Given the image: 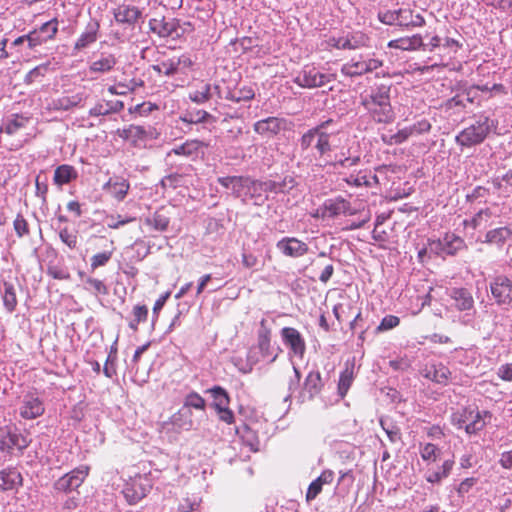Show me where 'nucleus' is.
Here are the masks:
<instances>
[{
	"instance_id": "1",
	"label": "nucleus",
	"mask_w": 512,
	"mask_h": 512,
	"mask_svg": "<svg viewBox=\"0 0 512 512\" xmlns=\"http://www.w3.org/2000/svg\"><path fill=\"white\" fill-rule=\"evenodd\" d=\"M361 105L377 123H391L395 114L390 101V87L380 85L369 92L361 94Z\"/></svg>"
},
{
	"instance_id": "2",
	"label": "nucleus",
	"mask_w": 512,
	"mask_h": 512,
	"mask_svg": "<svg viewBox=\"0 0 512 512\" xmlns=\"http://www.w3.org/2000/svg\"><path fill=\"white\" fill-rule=\"evenodd\" d=\"M334 126L335 121L327 119L308 129L299 139L300 149L302 151L314 149L319 157L331 152V139L339 133V130Z\"/></svg>"
},
{
	"instance_id": "3",
	"label": "nucleus",
	"mask_w": 512,
	"mask_h": 512,
	"mask_svg": "<svg viewBox=\"0 0 512 512\" xmlns=\"http://www.w3.org/2000/svg\"><path fill=\"white\" fill-rule=\"evenodd\" d=\"M273 320L262 319L257 331V344L251 349L248 359L255 364L260 361L268 364L273 363L281 351L278 346L271 344V330Z\"/></svg>"
},
{
	"instance_id": "4",
	"label": "nucleus",
	"mask_w": 512,
	"mask_h": 512,
	"mask_svg": "<svg viewBox=\"0 0 512 512\" xmlns=\"http://www.w3.org/2000/svg\"><path fill=\"white\" fill-rule=\"evenodd\" d=\"M498 122L486 115H479L477 120L469 127L463 129L455 137V141L462 147H472L481 144L487 136L497 129Z\"/></svg>"
},
{
	"instance_id": "5",
	"label": "nucleus",
	"mask_w": 512,
	"mask_h": 512,
	"mask_svg": "<svg viewBox=\"0 0 512 512\" xmlns=\"http://www.w3.org/2000/svg\"><path fill=\"white\" fill-rule=\"evenodd\" d=\"M29 440L18 429L0 427V452L5 455L21 453L29 445Z\"/></svg>"
},
{
	"instance_id": "6",
	"label": "nucleus",
	"mask_w": 512,
	"mask_h": 512,
	"mask_svg": "<svg viewBox=\"0 0 512 512\" xmlns=\"http://www.w3.org/2000/svg\"><path fill=\"white\" fill-rule=\"evenodd\" d=\"M383 62L377 58H364L363 55L351 58L342 65L341 73L347 77H359L382 67Z\"/></svg>"
},
{
	"instance_id": "7",
	"label": "nucleus",
	"mask_w": 512,
	"mask_h": 512,
	"mask_svg": "<svg viewBox=\"0 0 512 512\" xmlns=\"http://www.w3.org/2000/svg\"><path fill=\"white\" fill-rule=\"evenodd\" d=\"M335 80L333 74L321 73L316 67L306 65L294 78V83L302 88H318Z\"/></svg>"
},
{
	"instance_id": "8",
	"label": "nucleus",
	"mask_w": 512,
	"mask_h": 512,
	"mask_svg": "<svg viewBox=\"0 0 512 512\" xmlns=\"http://www.w3.org/2000/svg\"><path fill=\"white\" fill-rule=\"evenodd\" d=\"M18 411L20 417L25 420L36 419L45 412L44 400L36 391L27 392L22 397Z\"/></svg>"
},
{
	"instance_id": "9",
	"label": "nucleus",
	"mask_w": 512,
	"mask_h": 512,
	"mask_svg": "<svg viewBox=\"0 0 512 512\" xmlns=\"http://www.w3.org/2000/svg\"><path fill=\"white\" fill-rule=\"evenodd\" d=\"M89 474L87 465H80L74 470L66 473L54 483V489L60 492H72L76 490L84 482Z\"/></svg>"
},
{
	"instance_id": "10",
	"label": "nucleus",
	"mask_w": 512,
	"mask_h": 512,
	"mask_svg": "<svg viewBox=\"0 0 512 512\" xmlns=\"http://www.w3.org/2000/svg\"><path fill=\"white\" fill-rule=\"evenodd\" d=\"M218 183L226 190L231 191V194L242 201H248V193L251 192L250 184L251 178L243 176H226L219 177Z\"/></svg>"
},
{
	"instance_id": "11",
	"label": "nucleus",
	"mask_w": 512,
	"mask_h": 512,
	"mask_svg": "<svg viewBox=\"0 0 512 512\" xmlns=\"http://www.w3.org/2000/svg\"><path fill=\"white\" fill-rule=\"evenodd\" d=\"M150 488L149 480L138 475L125 483L122 493L129 504H135L146 496Z\"/></svg>"
},
{
	"instance_id": "12",
	"label": "nucleus",
	"mask_w": 512,
	"mask_h": 512,
	"mask_svg": "<svg viewBox=\"0 0 512 512\" xmlns=\"http://www.w3.org/2000/svg\"><path fill=\"white\" fill-rule=\"evenodd\" d=\"M350 203L342 197L327 199L323 205L317 209L315 216L323 220L346 215L350 213Z\"/></svg>"
},
{
	"instance_id": "13",
	"label": "nucleus",
	"mask_w": 512,
	"mask_h": 512,
	"mask_svg": "<svg viewBox=\"0 0 512 512\" xmlns=\"http://www.w3.org/2000/svg\"><path fill=\"white\" fill-rule=\"evenodd\" d=\"M490 290L498 305H509L512 303V280L500 275L490 283Z\"/></svg>"
},
{
	"instance_id": "14",
	"label": "nucleus",
	"mask_w": 512,
	"mask_h": 512,
	"mask_svg": "<svg viewBox=\"0 0 512 512\" xmlns=\"http://www.w3.org/2000/svg\"><path fill=\"white\" fill-rule=\"evenodd\" d=\"M281 337L283 343L290 349V352L302 358L304 356L306 345L304 338L300 334V332L292 327H284L281 330Z\"/></svg>"
},
{
	"instance_id": "15",
	"label": "nucleus",
	"mask_w": 512,
	"mask_h": 512,
	"mask_svg": "<svg viewBox=\"0 0 512 512\" xmlns=\"http://www.w3.org/2000/svg\"><path fill=\"white\" fill-rule=\"evenodd\" d=\"M113 16L117 23L133 27L142 18V11L130 4H121L113 9Z\"/></svg>"
},
{
	"instance_id": "16",
	"label": "nucleus",
	"mask_w": 512,
	"mask_h": 512,
	"mask_svg": "<svg viewBox=\"0 0 512 512\" xmlns=\"http://www.w3.org/2000/svg\"><path fill=\"white\" fill-rule=\"evenodd\" d=\"M23 484L21 472L16 467H6L0 470V490H18Z\"/></svg>"
},
{
	"instance_id": "17",
	"label": "nucleus",
	"mask_w": 512,
	"mask_h": 512,
	"mask_svg": "<svg viewBox=\"0 0 512 512\" xmlns=\"http://www.w3.org/2000/svg\"><path fill=\"white\" fill-rule=\"evenodd\" d=\"M422 375L437 384L445 385L451 376V372L443 363L433 362L424 367Z\"/></svg>"
},
{
	"instance_id": "18",
	"label": "nucleus",
	"mask_w": 512,
	"mask_h": 512,
	"mask_svg": "<svg viewBox=\"0 0 512 512\" xmlns=\"http://www.w3.org/2000/svg\"><path fill=\"white\" fill-rule=\"evenodd\" d=\"M130 188L129 182L122 177L110 178L109 181L103 186L104 196H110L111 198L122 201Z\"/></svg>"
},
{
	"instance_id": "19",
	"label": "nucleus",
	"mask_w": 512,
	"mask_h": 512,
	"mask_svg": "<svg viewBox=\"0 0 512 512\" xmlns=\"http://www.w3.org/2000/svg\"><path fill=\"white\" fill-rule=\"evenodd\" d=\"M170 422L177 431H190L196 429L198 424L193 412L183 407L171 416Z\"/></svg>"
},
{
	"instance_id": "20",
	"label": "nucleus",
	"mask_w": 512,
	"mask_h": 512,
	"mask_svg": "<svg viewBox=\"0 0 512 512\" xmlns=\"http://www.w3.org/2000/svg\"><path fill=\"white\" fill-rule=\"evenodd\" d=\"M100 24L96 19H91L86 27L85 30L81 33V35L78 37L74 44V50L75 51H81L87 47H89L91 44L95 43L98 39Z\"/></svg>"
},
{
	"instance_id": "21",
	"label": "nucleus",
	"mask_w": 512,
	"mask_h": 512,
	"mask_svg": "<svg viewBox=\"0 0 512 512\" xmlns=\"http://www.w3.org/2000/svg\"><path fill=\"white\" fill-rule=\"evenodd\" d=\"M449 296L453 301V306L459 311H472L474 310V299L471 292L463 287L452 288Z\"/></svg>"
},
{
	"instance_id": "22",
	"label": "nucleus",
	"mask_w": 512,
	"mask_h": 512,
	"mask_svg": "<svg viewBox=\"0 0 512 512\" xmlns=\"http://www.w3.org/2000/svg\"><path fill=\"white\" fill-rule=\"evenodd\" d=\"M465 415H468L467 434H476L481 431L486 425V418H491L489 411H479L471 408H465Z\"/></svg>"
},
{
	"instance_id": "23",
	"label": "nucleus",
	"mask_w": 512,
	"mask_h": 512,
	"mask_svg": "<svg viewBox=\"0 0 512 512\" xmlns=\"http://www.w3.org/2000/svg\"><path fill=\"white\" fill-rule=\"evenodd\" d=\"M277 248L286 256L300 257L308 251L306 243L296 238H283L277 242Z\"/></svg>"
},
{
	"instance_id": "24",
	"label": "nucleus",
	"mask_w": 512,
	"mask_h": 512,
	"mask_svg": "<svg viewBox=\"0 0 512 512\" xmlns=\"http://www.w3.org/2000/svg\"><path fill=\"white\" fill-rule=\"evenodd\" d=\"M150 31L157 34L159 37L167 38L172 37L177 32L178 24L175 19L166 20L152 18L149 21Z\"/></svg>"
},
{
	"instance_id": "25",
	"label": "nucleus",
	"mask_w": 512,
	"mask_h": 512,
	"mask_svg": "<svg viewBox=\"0 0 512 512\" xmlns=\"http://www.w3.org/2000/svg\"><path fill=\"white\" fill-rule=\"evenodd\" d=\"M284 121L277 117H268L254 124V131L262 136L271 137L278 134L283 128Z\"/></svg>"
},
{
	"instance_id": "26",
	"label": "nucleus",
	"mask_w": 512,
	"mask_h": 512,
	"mask_svg": "<svg viewBox=\"0 0 512 512\" xmlns=\"http://www.w3.org/2000/svg\"><path fill=\"white\" fill-rule=\"evenodd\" d=\"M85 97L81 93L74 95H62L53 99L49 104V109L53 111H69L75 107L81 106Z\"/></svg>"
},
{
	"instance_id": "27",
	"label": "nucleus",
	"mask_w": 512,
	"mask_h": 512,
	"mask_svg": "<svg viewBox=\"0 0 512 512\" xmlns=\"http://www.w3.org/2000/svg\"><path fill=\"white\" fill-rule=\"evenodd\" d=\"M397 26L406 29L414 27H422L425 25V19L419 13L414 14L409 8L397 9Z\"/></svg>"
},
{
	"instance_id": "28",
	"label": "nucleus",
	"mask_w": 512,
	"mask_h": 512,
	"mask_svg": "<svg viewBox=\"0 0 512 512\" xmlns=\"http://www.w3.org/2000/svg\"><path fill=\"white\" fill-rule=\"evenodd\" d=\"M334 479L332 470H324L319 477L313 480L306 492V500L308 502L314 500L322 491L323 485L331 484Z\"/></svg>"
},
{
	"instance_id": "29",
	"label": "nucleus",
	"mask_w": 512,
	"mask_h": 512,
	"mask_svg": "<svg viewBox=\"0 0 512 512\" xmlns=\"http://www.w3.org/2000/svg\"><path fill=\"white\" fill-rule=\"evenodd\" d=\"M389 48L400 49L403 51H414L420 48L425 49L423 38L420 34H415L410 37H401L395 40H391L388 43Z\"/></svg>"
},
{
	"instance_id": "30",
	"label": "nucleus",
	"mask_w": 512,
	"mask_h": 512,
	"mask_svg": "<svg viewBox=\"0 0 512 512\" xmlns=\"http://www.w3.org/2000/svg\"><path fill=\"white\" fill-rule=\"evenodd\" d=\"M124 109V103L120 100L102 101L96 103L88 112L91 117L107 116L119 113Z\"/></svg>"
},
{
	"instance_id": "31",
	"label": "nucleus",
	"mask_w": 512,
	"mask_h": 512,
	"mask_svg": "<svg viewBox=\"0 0 512 512\" xmlns=\"http://www.w3.org/2000/svg\"><path fill=\"white\" fill-rule=\"evenodd\" d=\"M78 178L77 170L68 164H62L58 166L54 171L53 183L62 187L63 185L69 184L73 180Z\"/></svg>"
},
{
	"instance_id": "32",
	"label": "nucleus",
	"mask_w": 512,
	"mask_h": 512,
	"mask_svg": "<svg viewBox=\"0 0 512 512\" xmlns=\"http://www.w3.org/2000/svg\"><path fill=\"white\" fill-rule=\"evenodd\" d=\"M453 466V460H445L436 470H427L425 473V480L431 484H440L450 475Z\"/></svg>"
},
{
	"instance_id": "33",
	"label": "nucleus",
	"mask_w": 512,
	"mask_h": 512,
	"mask_svg": "<svg viewBox=\"0 0 512 512\" xmlns=\"http://www.w3.org/2000/svg\"><path fill=\"white\" fill-rule=\"evenodd\" d=\"M119 136L136 146L140 141L147 139L148 131L143 126L131 124L119 131Z\"/></svg>"
},
{
	"instance_id": "34",
	"label": "nucleus",
	"mask_w": 512,
	"mask_h": 512,
	"mask_svg": "<svg viewBox=\"0 0 512 512\" xmlns=\"http://www.w3.org/2000/svg\"><path fill=\"white\" fill-rule=\"evenodd\" d=\"M117 64V59L113 54H101L100 58L93 61L89 70L92 73H108L112 71Z\"/></svg>"
},
{
	"instance_id": "35",
	"label": "nucleus",
	"mask_w": 512,
	"mask_h": 512,
	"mask_svg": "<svg viewBox=\"0 0 512 512\" xmlns=\"http://www.w3.org/2000/svg\"><path fill=\"white\" fill-rule=\"evenodd\" d=\"M371 236L375 244H378L380 247H385L386 244L394 241V227L373 226Z\"/></svg>"
},
{
	"instance_id": "36",
	"label": "nucleus",
	"mask_w": 512,
	"mask_h": 512,
	"mask_svg": "<svg viewBox=\"0 0 512 512\" xmlns=\"http://www.w3.org/2000/svg\"><path fill=\"white\" fill-rule=\"evenodd\" d=\"M203 146L204 144L197 140L186 141L185 143L172 148L167 155L171 156L172 154H175L185 157H193L198 155Z\"/></svg>"
},
{
	"instance_id": "37",
	"label": "nucleus",
	"mask_w": 512,
	"mask_h": 512,
	"mask_svg": "<svg viewBox=\"0 0 512 512\" xmlns=\"http://www.w3.org/2000/svg\"><path fill=\"white\" fill-rule=\"evenodd\" d=\"M58 32V20L57 18H53L44 24H42L38 29H34L29 33H36L37 36L41 39V45L46 43L49 40L55 38Z\"/></svg>"
},
{
	"instance_id": "38",
	"label": "nucleus",
	"mask_w": 512,
	"mask_h": 512,
	"mask_svg": "<svg viewBox=\"0 0 512 512\" xmlns=\"http://www.w3.org/2000/svg\"><path fill=\"white\" fill-rule=\"evenodd\" d=\"M350 50L370 47V37L362 31L345 32Z\"/></svg>"
},
{
	"instance_id": "39",
	"label": "nucleus",
	"mask_w": 512,
	"mask_h": 512,
	"mask_svg": "<svg viewBox=\"0 0 512 512\" xmlns=\"http://www.w3.org/2000/svg\"><path fill=\"white\" fill-rule=\"evenodd\" d=\"M323 386L321 374L319 371H311L308 373L305 382L304 389L309 393V397L313 398L321 391Z\"/></svg>"
},
{
	"instance_id": "40",
	"label": "nucleus",
	"mask_w": 512,
	"mask_h": 512,
	"mask_svg": "<svg viewBox=\"0 0 512 512\" xmlns=\"http://www.w3.org/2000/svg\"><path fill=\"white\" fill-rule=\"evenodd\" d=\"M182 407L190 411L192 409L201 411L205 415L206 401L199 393L191 391L184 397Z\"/></svg>"
},
{
	"instance_id": "41",
	"label": "nucleus",
	"mask_w": 512,
	"mask_h": 512,
	"mask_svg": "<svg viewBox=\"0 0 512 512\" xmlns=\"http://www.w3.org/2000/svg\"><path fill=\"white\" fill-rule=\"evenodd\" d=\"M354 380L353 366H346L345 369L340 373L338 382V394L341 398H344L350 389Z\"/></svg>"
},
{
	"instance_id": "42",
	"label": "nucleus",
	"mask_w": 512,
	"mask_h": 512,
	"mask_svg": "<svg viewBox=\"0 0 512 512\" xmlns=\"http://www.w3.org/2000/svg\"><path fill=\"white\" fill-rule=\"evenodd\" d=\"M206 392L210 393L213 398V407L215 410L229 406L230 398L227 391L220 387L214 386L208 389Z\"/></svg>"
},
{
	"instance_id": "43",
	"label": "nucleus",
	"mask_w": 512,
	"mask_h": 512,
	"mask_svg": "<svg viewBox=\"0 0 512 512\" xmlns=\"http://www.w3.org/2000/svg\"><path fill=\"white\" fill-rule=\"evenodd\" d=\"M250 188L251 192L248 193V200L253 201L255 205H262L267 200L262 181L251 179Z\"/></svg>"
},
{
	"instance_id": "44",
	"label": "nucleus",
	"mask_w": 512,
	"mask_h": 512,
	"mask_svg": "<svg viewBox=\"0 0 512 512\" xmlns=\"http://www.w3.org/2000/svg\"><path fill=\"white\" fill-rule=\"evenodd\" d=\"M440 245L443 252L452 255L462 248L463 240L454 234H446L443 239L440 240Z\"/></svg>"
},
{
	"instance_id": "45",
	"label": "nucleus",
	"mask_w": 512,
	"mask_h": 512,
	"mask_svg": "<svg viewBox=\"0 0 512 512\" xmlns=\"http://www.w3.org/2000/svg\"><path fill=\"white\" fill-rule=\"evenodd\" d=\"M29 122V118L23 115L14 114L8 118L4 124L3 131L9 135L16 133L19 129L24 128Z\"/></svg>"
},
{
	"instance_id": "46",
	"label": "nucleus",
	"mask_w": 512,
	"mask_h": 512,
	"mask_svg": "<svg viewBox=\"0 0 512 512\" xmlns=\"http://www.w3.org/2000/svg\"><path fill=\"white\" fill-rule=\"evenodd\" d=\"M511 235V230L508 226H500L494 230L487 232L486 242L492 244H500L504 242Z\"/></svg>"
},
{
	"instance_id": "47",
	"label": "nucleus",
	"mask_w": 512,
	"mask_h": 512,
	"mask_svg": "<svg viewBox=\"0 0 512 512\" xmlns=\"http://www.w3.org/2000/svg\"><path fill=\"white\" fill-rule=\"evenodd\" d=\"M3 304L8 312H13L17 306L16 292L13 284L4 283Z\"/></svg>"
},
{
	"instance_id": "48",
	"label": "nucleus",
	"mask_w": 512,
	"mask_h": 512,
	"mask_svg": "<svg viewBox=\"0 0 512 512\" xmlns=\"http://www.w3.org/2000/svg\"><path fill=\"white\" fill-rule=\"evenodd\" d=\"M133 319L129 321L128 326L133 331L138 330V325L145 322L148 317V308L146 305H136L132 311Z\"/></svg>"
},
{
	"instance_id": "49",
	"label": "nucleus",
	"mask_w": 512,
	"mask_h": 512,
	"mask_svg": "<svg viewBox=\"0 0 512 512\" xmlns=\"http://www.w3.org/2000/svg\"><path fill=\"white\" fill-rule=\"evenodd\" d=\"M213 116L204 110L187 111L182 117V120L186 123H204L213 120Z\"/></svg>"
},
{
	"instance_id": "50",
	"label": "nucleus",
	"mask_w": 512,
	"mask_h": 512,
	"mask_svg": "<svg viewBox=\"0 0 512 512\" xmlns=\"http://www.w3.org/2000/svg\"><path fill=\"white\" fill-rule=\"evenodd\" d=\"M84 287L86 290H88L89 292H91L94 295L108 294V289H107L106 285L104 284V282L99 279H96V278L87 277L84 280Z\"/></svg>"
},
{
	"instance_id": "51",
	"label": "nucleus",
	"mask_w": 512,
	"mask_h": 512,
	"mask_svg": "<svg viewBox=\"0 0 512 512\" xmlns=\"http://www.w3.org/2000/svg\"><path fill=\"white\" fill-rule=\"evenodd\" d=\"M420 456L424 461H436L441 451L433 443L420 444L419 447Z\"/></svg>"
},
{
	"instance_id": "52",
	"label": "nucleus",
	"mask_w": 512,
	"mask_h": 512,
	"mask_svg": "<svg viewBox=\"0 0 512 512\" xmlns=\"http://www.w3.org/2000/svg\"><path fill=\"white\" fill-rule=\"evenodd\" d=\"M325 44H326V48H328V49L335 48L338 50H350L345 32H341L338 35H333V36L329 37L325 41Z\"/></svg>"
},
{
	"instance_id": "53",
	"label": "nucleus",
	"mask_w": 512,
	"mask_h": 512,
	"mask_svg": "<svg viewBox=\"0 0 512 512\" xmlns=\"http://www.w3.org/2000/svg\"><path fill=\"white\" fill-rule=\"evenodd\" d=\"M211 85L204 84L200 89H197L189 94L191 101L197 104H203L211 98Z\"/></svg>"
},
{
	"instance_id": "54",
	"label": "nucleus",
	"mask_w": 512,
	"mask_h": 512,
	"mask_svg": "<svg viewBox=\"0 0 512 512\" xmlns=\"http://www.w3.org/2000/svg\"><path fill=\"white\" fill-rule=\"evenodd\" d=\"M47 273L54 279L67 280L70 278V273L67 268L58 265L57 263H48Z\"/></svg>"
},
{
	"instance_id": "55",
	"label": "nucleus",
	"mask_w": 512,
	"mask_h": 512,
	"mask_svg": "<svg viewBox=\"0 0 512 512\" xmlns=\"http://www.w3.org/2000/svg\"><path fill=\"white\" fill-rule=\"evenodd\" d=\"M49 63L41 64L33 69H31L25 76L24 82L27 85L32 84L37 79L44 77L46 71L48 70Z\"/></svg>"
},
{
	"instance_id": "56",
	"label": "nucleus",
	"mask_w": 512,
	"mask_h": 512,
	"mask_svg": "<svg viewBox=\"0 0 512 512\" xmlns=\"http://www.w3.org/2000/svg\"><path fill=\"white\" fill-rule=\"evenodd\" d=\"M201 500L193 496L192 498H184L178 505V512H192L199 508Z\"/></svg>"
},
{
	"instance_id": "57",
	"label": "nucleus",
	"mask_w": 512,
	"mask_h": 512,
	"mask_svg": "<svg viewBox=\"0 0 512 512\" xmlns=\"http://www.w3.org/2000/svg\"><path fill=\"white\" fill-rule=\"evenodd\" d=\"M255 96L254 90L251 87H243L239 90L230 93V99L235 102L248 101Z\"/></svg>"
},
{
	"instance_id": "58",
	"label": "nucleus",
	"mask_w": 512,
	"mask_h": 512,
	"mask_svg": "<svg viewBox=\"0 0 512 512\" xmlns=\"http://www.w3.org/2000/svg\"><path fill=\"white\" fill-rule=\"evenodd\" d=\"M161 66L163 68V75L170 77L175 75L179 70L176 64V56L173 57H163L160 59Z\"/></svg>"
},
{
	"instance_id": "59",
	"label": "nucleus",
	"mask_w": 512,
	"mask_h": 512,
	"mask_svg": "<svg viewBox=\"0 0 512 512\" xmlns=\"http://www.w3.org/2000/svg\"><path fill=\"white\" fill-rule=\"evenodd\" d=\"M25 41H27L28 47L30 49H34L35 47L41 45V39L37 36L36 33H28L16 38L13 42V45L19 46L23 44Z\"/></svg>"
},
{
	"instance_id": "60",
	"label": "nucleus",
	"mask_w": 512,
	"mask_h": 512,
	"mask_svg": "<svg viewBox=\"0 0 512 512\" xmlns=\"http://www.w3.org/2000/svg\"><path fill=\"white\" fill-rule=\"evenodd\" d=\"M400 324L399 317L395 315L385 316L376 328V332H384L397 327Z\"/></svg>"
},
{
	"instance_id": "61",
	"label": "nucleus",
	"mask_w": 512,
	"mask_h": 512,
	"mask_svg": "<svg viewBox=\"0 0 512 512\" xmlns=\"http://www.w3.org/2000/svg\"><path fill=\"white\" fill-rule=\"evenodd\" d=\"M367 178V171H359L357 174H351L348 176L345 181L349 185H353L355 187L369 186V182Z\"/></svg>"
},
{
	"instance_id": "62",
	"label": "nucleus",
	"mask_w": 512,
	"mask_h": 512,
	"mask_svg": "<svg viewBox=\"0 0 512 512\" xmlns=\"http://www.w3.org/2000/svg\"><path fill=\"white\" fill-rule=\"evenodd\" d=\"M182 182H183V176L175 173V174H170V175L165 176L161 180V186L165 189L166 188L175 189V188L181 186Z\"/></svg>"
},
{
	"instance_id": "63",
	"label": "nucleus",
	"mask_w": 512,
	"mask_h": 512,
	"mask_svg": "<svg viewBox=\"0 0 512 512\" xmlns=\"http://www.w3.org/2000/svg\"><path fill=\"white\" fill-rule=\"evenodd\" d=\"M378 19L385 25L397 26V10L379 11Z\"/></svg>"
},
{
	"instance_id": "64",
	"label": "nucleus",
	"mask_w": 512,
	"mask_h": 512,
	"mask_svg": "<svg viewBox=\"0 0 512 512\" xmlns=\"http://www.w3.org/2000/svg\"><path fill=\"white\" fill-rule=\"evenodd\" d=\"M277 186V194L279 193H289L295 186L296 181L292 176H285L282 180L276 181Z\"/></svg>"
}]
</instances>
